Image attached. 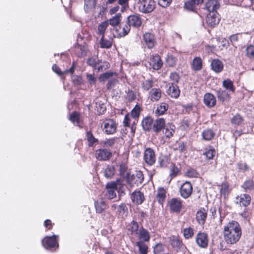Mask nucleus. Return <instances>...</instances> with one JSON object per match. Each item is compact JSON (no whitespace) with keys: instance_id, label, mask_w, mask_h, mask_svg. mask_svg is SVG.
I'll use <instances>...</instances> for the list:
<instances>
[{"instance_id":"39","label":"nucleus","mask_w":254,"mask_h":254,"mask_svg":"<svg viewBox=\"0 0 254 254\" xmlns=\"http://www.w3.org/2000/svg\"><path fill=\"white\" fill-rule=\"evenodd\" d=\"M68 119L74 124L76 126H80L81 122L80 114L76 111L72 112L69 116Z\"/></svg>"},{"instance_id":"13","label":"nucleus","mask_w":254,"mask_h":254,"mask_svg":"<svg viewBox=\"0 0 254 254\" xmlns=\"http://www.w3.org/2000/svg\"><path fill=\"white\" fill-rule=\"evenodd\" d=\"M130 30V27L127 21L123 22L116 29L117 37L118 38L124 37L127 35Z\"/></svg>"},{"instance_id":"57","label":"nucleus","mask_w":254,"mask_h":254,"mask_svg":"<svg viewBox=\"0 0 254 254\" xmlns=\"http://www.w3.org/2000/svg\"><path fill=\"white\" fill-rule=\"evenodd\" d=\"M171 167L170 175L171 178H175L179 174L180 170L174 163H171Z\"/></svg>"},{"instance_id":"44","label":"nucleus","mask_w":254,"mask_h":254,"mask_svg":"<svg viewBox=\"0 0 254 254\" xmlns=\"http://www.w3.org/2000/svg\"><path fill=\"white\" fill-rule=\"evenodd\" d=\"M216 152L215 149L211 146H209V148L206 150L203 153V155L205 157V159L207 160H212L215 156Z\"/></svg>"},{"instance_id":"10","label":"nucleus","mask_w":254,"mask_h":254,"mask_svg":"<svg viewBox=\"0 0 254 254\" xmlns=\"http://www.w3.org/2000/svg\"><path fill=\"white\" fill-rule=\"evenodd\" d=\"M180 194L185 199L189 198L192 192V186L188 181L185 182L181 187L180 189Z\"/></svg>"},{"instance_id":"16","label":"nucleus","mask_w":254,"mask_h":254,"mask_svg":"<svg viewBox=\"0 0 254 254\" xmlns=\"http://www.w3.org/2000/svg\"><path fill=\"white\" fill-rule=\"evenodd\" d=\"M127 22L129 24L130 27L137 28L141 26L142 24L141 18L139 15L132 14L128 16L127 19Z\"/></svg>"},{"instance_id":"61","label":"nucleus","mask_w":254,"mask_h":254,"mask_svg":"<svg viewBox=\"0 0 254 254\" xmlns=\"http://www.w3.org/2000/svg\"><path fill=\"white\" fill-rule=\"evenodd\" d=\"M198 175V172L192 168L188 169L186 172V176L189 178H196Z\"/></svg>"},{"instance_id":"4","label":"nucleus","mask_w":254,"mask_h":254,"mask_svg":"<svg viewBox=\"0 0 254 254\" xmlns=\"http://www.w3.org/2000/svg\"><path fill=\"white\" fill-rule=\"evenodd\" d=\"M143 159L147 165H154L156 160V154L154 150L150 147L146 148L143 152Z\"/></svg>"},{"instance_id":"38","label":"nucleus","mask_w":254,"mask_h":254,"mask_svg":"<svg viewBox=\"0 0 254 254\" xmlns=\"http://www.w3.org/2000/svg\"><path fill=\"white\" fill-rule=\"evenodd\" d=\"M113 43L112 38L108 40L105 38V36H102L99 41L100 48L104 49H110L112 47Z\"/></svg>"},{"instance_id":"58","label":"nucleus","mask_w":254,"mask_h":254,"mask_svg":"<svg viewBox=\"0 0 254 254\" xmlns=\"http://www.w3.org/2000/svg\"><path fill=\"white\" fill-rule=\"evenodd\" d=\"M169 78L171 81H173L172 83H174L177 84L180 79V76L178 73L176 72H172L170 73Z\"/></svg>"},{"instance_id":"43","label":"nucleus","mask_w":254,"mask_h":254,"mask_svg":"<svg viewBox=\"0 0 254 254\" xmlns=\"http://www.w3.org/2000/svg\"><path fill=\"white\" fill-rule=\"evenodd\" d=\"M109 26L108 21H104L101 22L98 26L97 34L102 36H105V33Z\"/></svg>"},{"instance_id":"20","label":"nucleus","mask_w":254,"mask_h":254,"mask_svg":"<svg viewBox=\"0 0 254 254\" xmlns=\"http://www.w3.org/2000/svg\"><path fill=\"white\" fill-rule=\"evenodd\" d=\"M218 15V12L209 13L206 19L207 25L211 27H214L217 25L220 20Z\"/></svg>"},{"instance_id":"22","label":"nucleus","mask_w":254,"mask_h":254,"mask_svg":"<svg viewBox=\"0 0 254 254\" xmlns=\"http://www.w3.org/2000/svg\"><path fill=\"white\" fill-rule=\"evenodd\" d=\"M130 198L132 202L136 205L142 204L145 200L143 193L139 190L132 192L130 195Z\"/></svg>"},{"instance_id":"8","label":"nucleus","mask_w":254,"mask_h":254,"mask_svg":"<svg viewBox=\"0 0 254 254\" xmlns=\"http://www.w3.org/2000/svg\"><path fill=\"white\" fill-rule=\"evenodd\" d=\"M208 236L205 232H199L195 236V242L201 248H206L208 245Z\"/></svg>"},{"instance_id":"2","label":"nucleus","mask_w":254,"mask_h":254,"mask_svg":"<svg viewBox=\"0 0 254 254\" xmlns=\"http://www.w3.org/2000/svg\"><path fill=\"white\" fill-rule=\"evenodd\" d=\"M59 236L54 235L51 236H46L42 240L43 247L46 249L55 251L59 248Z\"/></svg>"},{"instance_id":"36","label":"nucleus","mask_w":254,"mask_h":254,"mask_svg":"<svg viewBox=\"0 0 254 254\" xmlns=\"http://www.w3.org/2000/svg\"><path fill=\"white\" fill-rule=\"evenodd\" d=\"M175 128L176 127L174 125H170L167 126H165V128L162 130L164 136L168 139L171 138L174 135L175 132Z\"/></svg>"},{"instance_id":"62","label":"nucleus","mask_w":254,"mask_h":254,"mask_svg":"<svg viewBox=\"0 0 254 254\" xmlns=\"http://www.w3.org/2000/svg\"><path fill=\"white\" fill-rule=\"evenodd\" d=\"M238 169L240 171L246 172L249 170V167L246 163L240 162L237 164Z\"/></svg>"},{"instance_id":"55","label":"nucleus","mask_w":254,"mask_h":254,"mask_svg":"<svg viewBox=\"0 0 254 254\" xmlns=\"http://www.w3.org/2000/svg\"><path fill=\"white\" fill-rule=\"evenodd\" d=\"M114 74H116V73L111 71L103 73L99 76V80L100 82H104L105 81L110 78Z\"/></svg>"},{"instance_id":"42","label":"nucleus","mask_w":254,"mask_h":254,"mask_svg":"<svg viewBox=\"0 0 254 254\" xmlns=\"http://www.w3.org/2000/svg\"><path fill=\"white\" fill-rule=\"evenodd\" d=\"M215 134V133L212 129L207 128L202 131V137L204 140L209 141L213 139Z\"/></svg>"},{"instance_id":"14","label":"nucleus","mask_w":254,"mask_h":254,"mask_svg":"<svg viewBox=\"0 0 254 254\" xmlns=\"http://www.w3.org/2000/svg\"><path fill=\"white\" fill-rule=\"evenodd\" d=\"M88 51L87 45L83 42L76 43L74 48V53L78 57L81 58L86 56Z\"/></svg>"},{"instance_id":"18","label":"nucleus","mask_w":254,"mask_h":254,"mask_svg":"<svg viewBox=\"0 0 254 254\" xmlns=\"http://www.w3.org/2000/svg\"><path fill=\"white\" fill-rule=\"evenodd\" d=\"M207 217V210L204 207H201L196 213V220L197 223L203 225Z\"/></svg>"},{"instance_id":"28","label":"nucleus","mask_w":254,"mask_h":254,"mask_svg":"<svg viewBox=\"0 0 254 254\" xmlns=\"http://www.w3.org/2000/svg\"><path fill=\"white\" fill-rule=\"evenodd\" d=\"M169 240L172 247L177 251L180 250L184 246L182 240L179 236H172L169 238Z\"/></svg>"},{"instance_id":"56","label":"nucleus","mask_w":254,"mask_h":254,"mask_svg":"<svg viewBox=\"0 0 254 254\" xmlns=\"http://www.w3.org/2000/svg\"><path fill=\"white\" fill-rule=\"evenodd\" d=\"M177 59L173 55H168L166 58V63L169 66L173 67L176 64Z\"/></svg>"},{"instance_id":"31","label":"nucleus","mask_w":254,"mask_h":254,"mask_svg":"<svg viewBox=\"0 0 254 254\" xmlns=\"http://www.w3.org/2000/svg\"><path fill=\"white\" fill-rule=\"evenodd\" d=\"M170 157L166 154H160L158 158L159 167L161 168H166L170 164Z\"/></svg>"},{"instance_id":"21","label":"nucleus","mask_w":254,"mask_h":254,"mask_svg":"<svg viewBox=\"0 0 254 254\" xmlns=\"http://www.w3.org/2000/svg\"><path fill=\"white\" fill-rule=\"evenodd\" d=\"M167 93L171 98L177 99L180 95V90L178 86L174 83H169Z\"/></svg>"},{"instance_id":"5","label":"nucleus","mask_w":254,"mask_h":254,"mask_svg":"<svg viewBox=\"0 0 254 254\" xmlns=\"http://www.w3.org/2000/svg\"><path fill=\"white\" fill-rule=\"evenodd\" d=\"M144 180V175L141 171H138L135 174L130 175L127 174V182L131 186L133 185L139 186Z\"/></svg>"},{"instance_id":"64","label":"nucleus","mask_w":254,"mask_h":254,"mask_svg":"<svg viewBox=\"0 0 254 254\" xmlns=\"http://www.w3.org/2000/svg\"><path fill=\"white\" fill-rule=\"evenodd\" d=\"M87 64L88 65L94 68H96L97 64H99V61H97L95 58L91 57L87 59Z\"/></svg>"},{"instance_id":"32","label":"nucleus","mask_w":254,"mask_h":254,"mask_svg":"<svg viewBox=\"0 0 254 254\" xmlns=\"http://www.w3.org/2000/svg\"><path fill=\"white\" fill-rule=\"evenodd\" d=\"M153 122V119L150 116H147L143 118L141 122L143 129L145 131L152 129Z\"/></svg>"},{"instance_id":"11","label":"nucleus","mask_w":254,"mask_h":254,"mask_svg":"<svg viewBox=\"0 0 254 254\" xmlns=\"http://www.w3.org/2000/svg\"><path fill=\"white\" fill-rule=\"evenodd\" d=\"M95 157L99 161L109 160L112 156V152L105 148L99 149L95 151Z\"/></svg>"},{"instance_id":"34","label":"nucleus","mask_w":254,"mask_h":254,"mask_svg":"<svg viewBox=\"0 0 254 254\" xmlns=\"http://www.w3.org/2000/svg\"><path fill=\"white\" fill-rule=\"evenodd\" d=\"M166 190L163 187H159L157 189L156 199L159 204L163 205L166 198Z\"/></svg>"},{"instance_id":"40","label":"nucleus","mask_w":254,"mask_h":254,"mask_svg":"<svg viewBox=\"0 0 254 254\" xmlns=\"http://www.w3.org/2000/svg\"><path fill=\"white\" fill-rule=\"evenodd\" d=\"M135 245L138 248L139 254H147L148 253V246L143 241H137L135 243Z\"/></svg>"},{"instance_id":"51","label":"nucleus","mask_w":254,"mask_h":254,"mask_svg":"<svg viewBox=\"0 0 254 254\" xmlns=\"http://www.w3.org/2000/svg\"><path fill=\"white\" fill-rule=\"evenodd\" d=\"M86 136L89 146H92L95 143L98 141L97 139L95 138L91 131H87L86 132Z\"/></svg>"},{"instance_id":"54","label":"nucleus","mask_w":254,"mask_h":254,"mask_svg":"<svg viewBox=\"0 0 254 254\" xmlns=\"http://www.w3.org/2000/svg\"><path fill=\"white\" fill-rule=\"evenodd\" d=\"M246 55L251 60H254V46L249 45L246 49Z\"/></svg>"},{"instance_id":"30","label":"nucleus","mask_w":254,"mask_h":254,"mask_svg":"<svg viewBox=\"0 0 254 254\" xmlns=\"http://www.w3.org/2000/svg\"><path fill=\"white\" fill-rule=\"evenodd\" d=\"M137 235L139 241L146 242L150 240V236L149 231L142 226L139 228Z\"/></svg>"},{"instance_id":"3","label":"nucleus","mask_w":254,"mask_h":254,"mask_svg":"<svg viewBox=\"0 0 254 254\" xmlns=\"http://www.w3.org/2000/svg\"><path fill=\"white\" fill-rule=\"evenodd\" d=\"M117 123L114 120L108 119L102 122L101 127L105 134L110 135L117 132Z\"/></svg>"},{"instance_id":"29","label":"nucleus","mask_w":254,"mask_h":254,"mask_svg":"<svg viewBox=\"0 0 254 254\" xmlns=\"http://www.w3.org/2000/svg\"><path fill=\"white\" fill-rule=\"evenodd\" d=\"M211 69L216 73H220L223 70V62L218 59H213L211 63Z\"/></svg>"},{"instance_id":"47","label":"nucleus","mask_w":254,"mask_h":254,"mask_svg":"<svg viewBox=\"0 0 254 254\" xmlns=\"http://www.w3.org/2000/svg\"><path fill=\"white\" fill-rule=\"evenodd\" d=\"M141 112V107L138 104H136L134 108L132 109L129 114L131 118L134 120L138 121V119L140 116Z\"/></svg>"},{"instance_id":"27","label":"nucleus","mask_w":254,"mask_h":254,"mask_svg":"<svg viewBox=\"0 0 254 254\" xmlns=\"http://www.w3.org/2000/svg\"><path fill=\"white\" fill-rule=\"evenodd\" d=\"M127 235L130 237L136 236L139 231V226L138 223L132 220L128 224L127 227Z\"/></svg>"},{"instance_id":"48","label":"nucleus","mask_w":254,"mask_h":254,"mask_svg":"<svg viewBox=\"0 0 254 254\" xmlns=\"http://www.w3.org/2000/svg\"><path fill=\"white\" fill-rule=\"evenodd\" d=\"M183 236L186 239H191L194 235V230L191 227L184 229L183 230Z\"/></svg>"},{"instance_id":"60","label":"nucleus","mask_w":254,"mask_h":254,"mask_svg":"<svg viewBox=\"0 0 254 254\" xmlns=\"http://www.w3.org/2000/svg\"><path fill=\"white\" fill-rule=\"evenodd\" d=\"M164 250V246L161 243H158L153 248V253L154 254H160Z\"/></svg>"},{"instance_id":"23","label":"nucleus","mask_w":254,"mask_h":254,"mask_svg":"<svg viewBox=\"0 0 254 254\" xmlns=\"http://www.w3.org/2000/svg\"><path fill=\"white\" fill-rule=\"evenodd\" d=\"M162 96V91L159 88H152L148 92V99L153 102H158Z\"/></svg>"},{"instance_id":"37","label":"nucleus","mask_w":254,"mask_h":254,"mask_svg":"<svg viewBox=\"0 0 254 254\" xmlns=\"http://www.w3.org/2000/svg\"><path fill=\"white\" fill-rule=\"evenodd\" d=\"M216 95L219 101L222 102L228 100L230 98V96L228 92L221 88L216 91Z\"/></svg>"},{"instance_id":"1","label":"nucleus","mask_w":254,"mask_h":254,"mask_svg":"<svg viewBox=\"0 0 254 254\" xmlns=\"http://www.w3.org/2000/svg\"><path fill=\"white\" fill-rule=\"evenodd\" d=\"M242 229L236 221L229 222L224 227L223 238L225 243L228 245H234L239 241L242 236Z\"/></svg>"},{"instance_id":"50","label":"nucleus","mask_w":254,"mask_h":254,"mask_svg":"<svg viewBox=\"0 0 254 254\" xmlns=\"http://www.w3.org/2000/svg\"><path fill=\"white\" fill-rule=\"evenodd\" d=\"M242 187L246 190H254V181L252 179L246 180L242 186Z\"/></svg>"},{"instance_id":"63","label":"nucleus","mask_w":254,"mask_h":254,"mask_svg":"<svg viewBox=\"0 0 254 254\" xmlns=\"http://www.w3.org/2000/svg\"><path fill=\"white\" fill-rule=\"evenodd\" d=\"M95 69H97L98 71H102L108 69L110 67V64L108 62H104L103 64H97Z\"/></svg>"},{"instance_id":"6","label":"nucleus","mask_w":254,"mask_h":254,"mask_svg":"<svg viewBox=\"0 0 254 254\" xmlns=\"http://www.w3.org/2000/svg\"><path fill=\"white\" fill-rule=\"evenodd\" d=\"M156 3L154 0H141L139 2V9L144 13L152 12L155 8Z\"/></svg>"},{"instance_id":"52","label":"nucleus","mask_w":254,"mask_h":254,"mask_svg":"<svg viewBox=\"0 0 254 254\" xmlns=\"http://www.w3.org/2000/svg\"><path fill=\"white\" fill-rule=\"evenodd\" d=\"M221 195L225 196L229 193V184L227 182H224L221 184V188L220 190Z\"/></svg>"},{"instance_id":"53","label":"nucleus","mask_w":254,"mask_h":254,"mask_svg":"<svg viewBox=\"0 0 254 254\" xmlns=\"http://www.w3.org/2000/svg\"><path fill=\"white\" fill-rule=\"evenodd\" d=\"M244 121V119L240 114H237L231 120V124L236 126L240 125Z\"/></svg>"},{"instance_id":"17","label":"nucleus","mask_w":254,"mask_h":254,"mask_svg":"<svg viewBox=\"0 0 254 254\" xmlns=\"http://www.w3.org/2000/svg\"><path fill=\"white\" fill-rule=\"evenodd\" d=\"M166 126V121L163 118H158L154 122L152 130L156 133L162 131Z\"/></svg>"},{"instance_id":"7","label":"nucleus","mask_w":254,"mask_h":254,"mask_svg":"<svg viewBox=\"0 0 254 254\" xmlns=\"http://www.w3.org/2000/svg\"><path fill=\"white\" fill-rule=\"evenodd\" d=\"M94 206L95 208L96 212L99 214H103V218L105 219L106 218L105 215L106 214L108 215H110V212H105L106 209L107 208V205L106 202L102 199H99L94 202Z\"/></svg>"},{"instance_id":"35","label":"nucleus","mask_w":254,"mask_h":254,"mask_svg":"<svg viewBox=\"0 0 254 254\" xmlns=\"http://www.w3.org/2000/svg\"><path fill=\"white\" fill-rule=\"evenodd\" d=\"M236 198L239 200V203L241 205L245 207L248 206L251 201L250 195L245 193L241 194L240 196H238Z\"/></svg>"},{"instance_id":"33","label":"nucleus","mask_w":254,"mask_h":254,"mask_svg":"<svg viewBox=\"0 0 254 254\" xmlns=\"http://www.w3.org/2000/svg\"><path fill=\"white\" fill-rule=\"evenodd\" d=\"M191 68L194 71H200L202 68L203 64L201 58L199 57H195L191 63Z\"/></svg>"},{"instance_id":"19","label":"nucleus","mask_w":254,"mask_h":254,"mask_svg":"<svg viewBox=\"0 0 254 254\" xmlns=\"http://www.w3.org/2000/svg\"><path fill=\"white\" fill-rule=\"evenodd\" d=\"M220 3L217 0H208L205 4V9L209 13L217 12L220 7Z\"/></svg>"},{"instance_id":"49","label":"nucleus","mask_w":254,"mask_h":254,"mask_svg":"<svg viewBox=\"0 0 254 254\" xmlns=\"http://www.w3.org/2000/svg\"><path fill=\"white\" fill-rule=\"evenodd\" d=\"M121 18L122 14L121 13H118L109 19V23L114 27L118 26L121 21Z\"/></svg>"},{"instance_id":"12","label":"nucleus","mask_w":254,"mask_h":254,"mask_svg":"<svg viewBox=\"0 0 254 254\" xmlns=\"http://www.w3.org/2000/svg\"><path fill=\"white\" fill-rule=\"evenodd\" d=\"M143 40L145 45L149 49H153L157 43L155 35L150 32H145L143 34Z\"/></svg>"},{"instance_id":"24","label":"nucleus","mask_w":254,"mask_h":254,"mask_svg":"<svg viewBox=\"0 0 254 254\" xmlns=\"http://www.w3.org/2000/svg\"><path fill=\"white\" fill-rule=\"evenodd\" d=\"M169 106L166 102H161L156 105L154 111L155 116L159 117L164 115L168 110Z\"/></svg>"},{"instance_id":"59","label":"nucleus","mask_w":254,"mask_h":254,"mask_svg":"<svg viewBox=\"0 0 254 254\" xmlns=\"http://www.w3.org/2000/svg\"><path fill=\"white\" fill-rule=\"evenodd\" d=\"M127 211V207L125 203H122L117 207V213L122 215Z\"/></svg>"},{"instance_id":"15","label":"nucleus","mask_w":254,"mask_h":254,"mask_svg":"<svg viewBox=\"0 0 254 254\" xmlns=\"http://www.w3.org/2000/svg\"><path fill=\"white\" fill-rule=\"evenodd\" d=\"M149 64L154 70L160 69L163 65L160 56L157 54L152 55L150 59Z\"/></svg>"},{"instance_id":"45","label":"nucleus","mask_w":254,"mask_h":254,"mask_svg":"<svg viewBox=\"0 0 254 254\" xmlns=\"http://www.w3.org/2000/svg\"><path fill=\"white\" fill-rule=\"evenodd\" d=\"M154 81L152 79L145 80L141 82V88L144 91L150 90L154 85Z\"/></svg>"},{"instance_id":"25","label":"nucleus","mask_w":254,"mask_h":254,"mask_svg":"<svg viewBox=\"0 0 254 254\" xmlns=\"http://www.w3.org/2000/svg\"><path fill=\"white\" fill-rule=\"evenodd\" d=\"M203 103L207 107L212 108L216 105V97L211 93H206L204 95Z\"/></svg>"},{"instance_id":"9","label":"nucleus","mask_w":254,"mask_h":254,"mask_svg":"<svg viewBox=\"0 0 254 254\" xmlns=\"http://www.w3.org/2000/svg\"><path fill=\"white\" fill-rule=\"evenodd\" d=\"M170 210L173 213H179L183 207V201L179 198H172L169 202Z\"/></svg>"},{"instance_id":"46","label":"nucleus","mask_w":254,"mask_h":254,"mask_svg":"<svg viewBox=\"0 0 254 254\" xmlns=\"http://www.w3.org/2000/svg\"><path fill=\"white\" fill-rule=\"evenodd\" d=\"M116 169L114 166L108 165L104 170V174L106 178H112L115 175Z\"/></svg>"},{"instance_id":"41","label":"nucleus","mask_w":254,"mask_h":254,"mask_svg":"<svg viewBox=\"0 0 254 254\" xmlns=\"http://www.w3.org/2000/svg\"><path fill=\"white\" fill-rule=\"evenodd\" d=\"M222 86L226 90H228L233 93H235L236 90L233 81L229 78H227L223 80L222 82Z\"/></svg>"},{"instance_id":"26","label":"nucleus","mask_w":254,"mask_h":254,"mask_svg":"<svg viewBox=\"0 0 254 254\" xmlns=\"http://www.w3.org/2000/svg\"><path fill=\"white\" fill-rule=\"evenodd\" d=\"M203 2V0H188L185 2L184 7L189 11L196 12V6Z\"/></svg>"}]
</instances>
